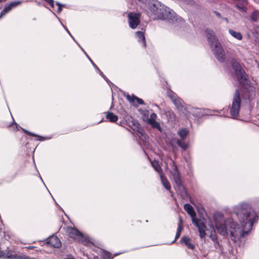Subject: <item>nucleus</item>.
Here are the masks:
<instances>
[{
  "instance_id": "473e14b6",
  "label": "nucleus",
  "mask_w": 259,
  "mask_h": 259,
  "mask_svg": "<svg viewBox=\"0 0 259 259\" xmlns=\"http://www.w3.org/2000/svg\"><path fill=\"white\" fill-rule=\"evenodd\" d=\"M214 247L217 249H219V250H220L221 252H222V250H223V247L221 245V244L219 243V241H215L214 243Z\"/></svg>"
},
{
  "instance_id": "f704fd0d",
  "label": "nucleus",
  "mask_w": 259,
  "mask_h": 259,
  "mask_svg": "<svg viewBox=\"0 0 259 259\" xmlns=\"http://www.w3.org/2000/svg\"><path fill=\"white\" fill-rule=\"evenodd\" d=\"M56 4L58 6L57 12L60 13L62 11V7L64 6V5H62L59 2H56Z\"/></svg>"
},
{
  "instance_id": "c9c22d12",
  "label": "nucleus",
  "mask_w": 259,
  "mask_h": 259,
  "mask_svg": "<svg viewBox=\"0 0 259 259\" xmlns=\"http://www.w3.org/2000/svg\"><path fill=\"white\" fill-rule=\"evenodd\" d=\"M23 131L25 133H26L27 134H28V135L29 136H33V137H39V136H38V135L35 134H33V133H32L31 132H29L24 129H23Z\"/></svg>"
},
{
  "instance_id": "a211bd4d",
  "label": "nucleus",
  "mask_w": 259,
  "mask_h": 259,
  "mask_svg": "<svg viewBox=\"0 0 259 259\" xmlns=\"http://www.w3.org/2000/svg\"><path fill=\"white\" fill-rule=\"evenodd\" d=\"M136 36L139 38V41H141V43L142 44L143 47L144 48H145L146 46V40H145V37L143 32L142 31H139L136 33Z\"/></svg>"
},
{
  "instance_id": "4be33fe9",
  "label": "nucleus",
  "mask_w": 259,
  "mask_h": 259,
  "mask_svg": "<svg viewBox=\"0 0 259 259\" xmlns=\"http://www.w3.org/2000/svg\"><path fill=\"white\" fill-rule=\"evenodd\" d=\"M229 34L232 36L237 39L238 40H241L242 39V35L239 32L234 31L233 30L230 29L229 30Z\"/></svg>"
},
{
  "instance_id": "2eb2a0df",
  "label": "nucleus",
  "mask_w": 259,
  "mask_h": 259,
  "mask_svg": "<svg viewBox=\"0 0 259 259\" xmlns=\"http://www.w3.org/2000/svg\"><path fill=\"white\" fill-rule=\"evenodd\" d=\"M180 241L184 243L188 248L191 249H193L194 248V245L191 242V239L190 238L186 236H183L181 239Z\"/></svg>"
},
{
  "instance_id": "e433bc0d",
  "label": "nucleus",
  "mask_w": 259,
  "mask_h": 259,
  "mask_svg": "<svg viewBox=\"0 0 259 259\" xmlns=\"http://www.w3.org/2000/svg\"><path fill=\"white\" fill-rule=\"evenodd\" d=\"M97 70L99 72L100 74L105 79V80L107 82H109V80L106 77V76L104 75V74L103 73V72L99 69L98 68V69H97Z\"/></svg>"
},
{
  "instance_id": "0eeeda50",
  "label": "nucleus",
  "mask_w": 259,
  "mask_h": 259,
  "mask_svg": "<svg viewBox=\"0 0 259 259\" xmlns=\"http://www.w3.org/2000/svg\"><path fill=\"white\" fill-rule=\"evenodd\" d=\"M140 14L139 13H130L128 14L129 26L132 29L136 28L139 24Z\"/></svg>"
},
{
  "instance_id": "c756f323",
  "label": "nucleus",
  "mask_w": 259,
  "mask_h": 259,
  "mask_svg": "<svg viewBox=\"0 0 259 259\" xmlns=\"http://www.w3.org/2000/svg\"><path fill=\"white\" fill-rule=\"evenodd\" d=\"M22 4V2L20 1H13L11 2L9 4L10 5V6H11V8L13 9L17 7V6L20 5Z\"/></svg>"
},
{
  "instance_id": "a18cd8bd",
  "label": "nucleus",
  "mask_w": 259,
  "mask_h": 259,
  "mask_svg": "<svg viewBox=\"0 0 259 259\" xmlns=\"http://www.w3.org/2000/svg\"><path fill=\"white\" fill-rule=\"evenodd\" d=\"M82 50L83 51V52L84 53V54H85V55L87 56V58L89 59V60L90 61V59H91L90 58V57L88 55V54L85 53V52L83 50L82 48H81Z\"/></svg>"
},
{
  "instance_id": "72a5a7b5",
  "label": "nucleus",
  "mask_w": 259,
  "mask_h": 259,
  "mask_svg": "<svg viewBox=\"0 0 259 259\" xmlns=\"http://www.w3.org/2000/svg\"><path fill=\"white\" fill-rule=\"evenodd\" d=\"M4 225L2 221L0 222V236H3L5 235V232H3Z\"/></svg>"
},
{
  "instance_id": "2f4dec72",
  "label": "nucleus",
  "mask_w": 259,
  "mask_h": 259,
  "mask_svg": "<svg viewBox=\"0 0 259 259\" xmlns=\"http://www.w3.org/2000/svg\"><path fill=\"white\" fill-rule=\"evenodd\" d=\"M236 8L240 11L243 12H246L247 8L244 6H239V5H236Z\"/></svg>"
},
{
  "instance_id": "6e6552de",
  "label": "nucleus",
  "mask_w": 259,
  "mask_h": 259,
  "mask_svg": "<svg viewBox=\"0 0 259 259\" xmlns=\"http://www.w3.org/2000/svg\"><path fill=\"white\" fill-rule=\"evenodd\" d=\"M168 96L170 97L178 110L183 112L184 107L182 105V100L171 91L168 92Z\"/></svg>"
},
{
  "instance_id": "052dcab7",
  "label": "nucleus",
  "mask_w": 259,
  "mask_h": 259,
  "mask_svg": "<svg viewBox=\"0 0 259 259\" xmlns=\"http://www.w3.org/2000/svg\"><path fill=\"white\" fill-rule=\"evenodd\" d=\"M55 16L57 19H59V17H58L56 15H55Z\"/></svg>"
},
{
  "instance_id": "4468645a",
  "label": "nucleus",
  "mask_w": 259,
  "mask_h": 259,
  "mask_svg": "<svg viewBox=\"0 0 259 259\" xmlns=\"http://www.w3.org/2000/svg\"><path fill=\"white\" fill-rule=\"evenodd\" d=\"M126 98L132 105L135 106H137V105L135 104V101H137L138 104L142 105L144 104V101L142 99L139 98L135 96H131L130 95H127L126 96Z\"/></svg>"
},
{
  "instance_id": "6ab92c4d",
  "label": "nucleus",
  "mask_w": 259,
  "mask_h": 259,
  "mask_svg": "<svg viewBox=\"0 0 259 259\" xmlns=\"http://www.w3.org/2000/svg\"><path fill=\"white\" fill-rule=\"evenodd\" d=\"M106 118L110 122H114L118 120L117 116L111 112H107L106 115Z\"/></svg>"
},
{
  "instance_id": "ea45409f",
  "label": "nucleus",
  "mask_w": 259,
  "mask_h": 259,
  "mask_svg": "<svg viewBox=\"0 0 259 259\" xmlns=\"http://www.w3.org/2000/svg\"><path fill=\"white\" fill-rule=\"evenodd\" d=\"M254 207L256 209H258V213L259 214V200L255 202Z\"/></svg>"
},
{
  "instance_id": "c85d7f7f",
  "label": "nucleus",
  "mask_w": 259,
  "mask_h": 259,
  "mask_svg": "<svg viewBox=\"0 0 259 259\" xmlns=\"http://www.w3.org/2000/svg\"><path fill=\"white\" fill-rule=\"evenodd\" d=\"M182 229H183V227H182V225H180V224H179L178 225V229H177V233H176V236H175V239L172 242V243L174 242L178 238H179V237L180 236V235H181Z\"/></svg>"
},
{
  "instance_id": "a19ab883",
  "label": "nucleus",
  "mask_w": 259,
  "mask_h": 259,
  "mask_svg": "<svg viewBox=\"0 0 259 259\" xmlns=\"http://www.w3.org/2000/svg\"><path fill=\"white\" fill-rule=\"evenodd\" d=\"M210 237H211L212 240L214 242V243L215 241H218V239H217V237L216 235H211Z\"/></svg>"
},
{
  "instance_id": "4c0bfd02",
  "label": "nucleus",
  "mask_w": 259,
  "mask_h": 259,
  "mask_svg": "<svg viewBox=\"0 0 259 259\" xmlns=\"http://www.w3.org/2000/svg\"><path fill=\"white\" fill-rule=\"evenodd\" d=\"M157 117V115L156 113H153L151 114L150 115V118H149L148 119H153V120H155V118Z\"/></svg>"
},
{
  "instance_id": "8fccbe9b",
  "label": "nucleus",
  "mask_w": 259,
  "mask_h": 259,
  "mask_svg": "<svg viewBox=\"0 0 259 259\" xmlns=\"http://www.w3.org/2000/svg\"><path fill=\"white\" fill-rule=\"evenodd\" d=\"M26 248L27 249H32L33 248V246H28V247H27Z\"/></svg>"
},
{
  "instance_id": "5fc2aeb1",
  "label": "nucleus",
  "mask_w": 259,
  "mask_h": 259,
  "mask_svg": "<svg viewBox=\"0 0 259 259\" xmlns=\"http://www.w3.org/2000/svg\"><path fill=\"white\" fill-rule=\"evenodd\" d=\"M139 134H140L142 136H143V133L142 132L139 131Z\"/></svg>"
},
{
  "instance_id": "393cba45",
  "label": "nucleus",
  "mask_w": 259,
  "mask_h": 259,
  "mask_svg": "<svg viewBox=\"0 0 259 259\" xmlns=\"http://www.w3.org/2000/svg\"><path fill=\"white\" fill-rule=\"evenodd\" d=\"M259 17V11L258 10L253 11L250 15V20L253 22H257Z\"/></svg>"
},
{
  "instance_id": "9b49d317",
  "label": "nucleus",
  "mask_w": 259,
  "mask_h": 259,
  "mask_svg": "<svg viewBox=\"0 0 259 259\" xmlns=\"http://www.w3.org/2000/svg\"><path fill=\"white\" fill-rule=\"evenodd\" d=\"M67 232L69 233V236L72 238L78 240V238L82 237L81 233L74 228L68 227L67 228Z\"/></svg>"
},
{
  "instance_id": "cd10ccee",
  "label": "nucleus",
  "mask_w": 259,
  "mask_h": 259,
  "mask_svg": "<svg viewBox=\"0 0 259 259\" xmlns=\"http://www.w3.org/2000/svg\"><path fill=\"white\" fill-rule=\"evenodd\" d=\"M151 164L153 166V167L154 168V169L159 173V174H161V167L160 166L157 161H153L151 162Z\"/></svg>"
},
{
  "instance_id": "9d476101",
  "label": "nucleus",
  "mask_w": 259,
  "mask_h": 259,
  "mask_svg": "<svg viewBox=\"0 0 259 259\" xmlns=\"http://www.w3.org/2000/svg\"><path fill=\"white\" fill-rule=\"evenodd\" d=\"M47 243L55 248H59L61 246V243L59 239L56 236L54 235L47 239Z\"/></svg>"
},
{
  "instance_id": "de8ad7c7",
  "label": "nucleus",
  "mask_w": 259,
  "mask_h": 259,
  "mask_svg": "<svg viewBox=\"0 0 259 259\" xmlns=\"http://www.w3.org/2000/svg\"><path fill=\"white\" fill-rule=\"evenodd\" d=\"M182 223V218L181 217H180L179 218V224L181 225Z\"/></svg>"
},
{
  "instance_id": "ddd939ff",
  "label": "nucleus",
  "mask_w": 259,
  "mask_h": 259,
  "mask_svg": "<svg viewBox=\"0 0 259 259\" xmlns=\"http://www.w3.org/2000/svg\"><path fill=\"white\" fill-rule=\"evenodd\" d=\"M215 226L218 232L223 236H225L227 234V226H228L230 228L229 225L225 223V222L217 225Z\"/></svg>"
},
{
  "instance_id": "bf43d9fd",
  "label": "nucleus",
  "mask_w": 259,
  "mask_h": 259,
  "mask_svg": "<svg viewBox=\"0 0 259 259\" xmlns=\"http://www.w3.org/2000/svg\"><path fill=\"white\" fill-rule=\"evenodd\" d=\"M55 16L57 19H59V17H58L56 15H55Z\"/></svg>"
},
{
  "instance_id": "603ef678",
  "label": "nucleus",
  "mask_w": 259,
  "mask_h": 259,
  "mask_svg": "<svg viewBox=\"0 0 259 259\" xmlns=\"http://www.w3.org/2000/svg\"><path fill=\"white\" fill-rule=\"evenodd\" d=\"M68 33L70 35V36H71V37H72L74 40H75V39H74V37H73L72 36V35L71 34V33H70V32H69V33Z\"/></svg>"
},
{
  "instance_id": "79ce46f5",
  "label": "nucleus",
  "mask_w": 259,
  "mask_h": 259,
  "mask_svg": "<svg viewBox=\"0 0 259 259\" xmlns=\"http://www.w3.org/2000/svg\"><path fill=\"white\" fill-rule=\"evenodd\" d=\"M214 14L219 18H221V14L220 13H219V12L218 11H214L213 12Z\"/></svg>"
},
{
  "instance_id": "58836bf2",
  "label": "nucleus",
  "mask_w": 259,
  "mask_h": 259,
  "mask_svg": "<svg viewBox=\"0 0 259 259\" xmlns=\"http://www.w3.org/2000/svg\"><path fill=\"white\" fill-rule=\"evenodd\" d=\"M16 258H17L18 259H19V258H20V259H34V258H30L28 256H26V255H25L23 256H18V257H16Z\"/></svg>"
},
{
  "instance_id": "5701e85b",
  "label": "nucleus",
  "mask_w": 259,
  "mask_h": 259,
  "mask_svg": "<svg viewBox=\"0 0 259 259\" xmlns=\"http://www.w3.org/2000/svg\"><path fill=\"white\" fill-rule=\"evenodd\" d=\"M148 122L151 126L154 128H156L159 131H160L161 127L159 123L157 122L155 120L148 119Z\"/></svg>"
},
{
  "instance_id": "7c9ffc66",
  "label": "nucleus",
  "mask_w": 259,
  "mask_h": 259,
  "mask_svg": "<svg viewBox=\"0 0 259 259\" xmlns=\"http://www.w3.org/2000/svg\"><path fill=\"white\" fill-rule=\"evenodd\" d=\"M103 259H112L111 254L108 252H104L102 254Z\"/></svg>"
},
{
  "instance_id": "20e7f679",
  "label": "nucleus",
  "mask_w": 259,
  "mask_h": 259,
  "mask_svg": "<svg viewBox=\"0 0 259 259\" xmlns=\"http://www.w3.org/2000/svg\"><path fill=\"white\" fill-rule=\"evenodd\" d=\"M231 66L239 83L245 84L247 80V75L240 64L235 60H232L231 61Z\"/></svg>"
},
{
  "instance_id": "0e129e2a",
  "label": "nucleus",
  "mask_w": 259,
  "mask_h": 259,
  "mask_svg": "<svg viewBox=\"0 0 259 259\" xmlns=\"http://www.w3.org/2000/svg\"><path fill=\"white\" fill-rule=\"evenodd\" d=\"M258 28H259V25H258Z\"/></svg>"
},
{
  "instance_id": "bb28decb",
  "label": "nucleus",
  "mask_w": 259,
  "mask_h": 259,
  "mask_svg": "<svg viewBox=\"0 0 259 259\" xmlns=\"http://www.w3.org/2000/svg\"><path fill=\"white\" fill-rule=\"evenodd\" d=\"M188 133V132L186 128H182L178 132L179 136L183 140H184L187 137Z\"/></svg>"
},
{
  "instance_id": "e2e57ef3",
  "label": "nucleus",
  "mask_w": 259,
  "mask_h": 259,
  "mask_svg": "<svg viewBox=\"0 0 259 259\" xmlns=\"http://www.w3.org/2000/svg\"><path fill=\"white\" fill-rule=\"evenodd\" d=\"M55 16L57 19H59V17H58L56 15H55Z\"/></svg>"
},
{
  "instance_id": "49530a36",
  "label": "nucleus",
  "mask_w": 259,
  "mask_h": 259,
  "mask_svg": "<svg viewBox=\"0 0 259 259\" xmlns=\"http://www.w3.org/2000/svg\"><path fill=\"white\" fill-rule=\"evenodd\" d=\"M50 6L53 8L54 7V1L52 2V3L51 4H50Z\"/></svg>"
},
{
  "instance_id": "a878e982",
  "label": "nucleus",
  "mask_w": 259,
  "mask_h": 259,
  "mask_svg": "<svg viewBox=\"0 0 259 259\" xmlns=\"http://www.w3.org/2000/svg\"><path fill=\"white\" fill-rule=\"evenodd\" d=\"M177 143L184 151H185L188 147V145L183 140H177Z\"/></svg>"
},
{
  "instance_id": "412c9836",
  "label": "nucleus",
  "mask_w": 259,
  "mask_h": 259,
  "mask_svg": "<svg viewBox=\"0 0 259 259\" xmlns=\"http://www.w3.org/2000/svg\"><path fill=\"white\" fill-rule=\"evenodd\" d=\"M184 209L191 216L195 214V212L193 209V207L190 204H185L184 206Z\"/></svg>"
},
{
  "instance_id": "f8f14e48",
  "label": "nucleus",
  "mask_w": 259,
  "mask_h": 259,
  "mask_svg": "<svg viewBox=\"0 0 259 259\" xmlns=\"http://www.w3.org/2000/svg\"><path fill=\"white\" fill-rule=\"evenodd\" d=\"M229 218H227L226 220H224V215L221 213V212H217L214 214L213 215V221L215 224V226L217 225L223 223H227L226 221L229 219Z\"/></svg>"
},
{
  "instance_id": "c03bdc74",
  "label": "nucleus",
  "mask_w": 259,
  "mask_h": 259,
  "mask_svg": "<svg viewBox=\"0 0 259 259\" xmlns=\"http://www.w3.org/2000/svg\"><path fill=\"white\" fill-rule=\"evenodd\" d=\"M63 259H75L72 256L69 255H67L66 257L64 258Z\"/></svg>"
},
{
  "instance_id": "1a4fd4ad",
  "label": "nucleus",
  "mask_w": 259,
  "mask_h": 259,
  "mask_svg": "<svg viewBox=\"0 0 259 259\" xmlns=\"http://www.w3.org/2000/svg\"><path fill=\"white\" fill-rule=\"evenodd\" d=\"M193 223L195 224L196 226L197 227L199 232V236L201 238H203L206 235L205 229L206 226L204 223L200 220H195L193 219Z\"/></svg>"
},
{
  "instance_id": "4d7b16f0",
  "label": "nucleus",
  "mask_w": 259,
  "mask_h": 259,
  "mask_svg": "<svg viewBox=\"0 0 259 259\" xmlns=\"http://www.w3.org/2000/svg\"><path fill=\"white\" fill-rule=\"evenodd\" d=\"M55 16L57 19H59V17H58L56 15H55Z\"/></svg>"
},
{
  "instance_id": "dca6fc26",
  "label": "nucleus",
  "mask_w": 259,
  "mask_h": 259,
  "mask_svg": "<svg viewBox=\"0 0 259 259\" xmlns=\"http://www.w3.org/2000/svg\"><path fill=\"white\" fill-rule=\"evenodd\" d=\"M17 255L15 254H11L9 251L5 252L4 251H0V257L4 258L5 259H15L16 258Z\"/></svg>"
},
{
  "instance_id": "3c124183",
  "label": "nucleus",
  "mask_w": 259,
  "mask_h": 259,
  "mask_svg": "<svg viewBox=\"0 0 259 259\" xmlns=\"http://www.w3.org/2000/svg\"><path fill=\"white\" fill-rule=\"evenodd\" d=\"M140 2H142V3H144L145 2V0H138Z\"/></svg>"
},
{
  "instance_id": "423d86ee",
  "label": "nucleus",
  "mask_w": 259,
  "mask_h": 259,
  "mask_svg": "<svg viewBox=\"0 0 259 259\" xmlns=\"http://www.w3.org/2000/svg\"><path fill=\"white\" fill-rule=\"evenodd\" d=\"M171 174L172 180L175 183L176 189H177L182 196H186L187 195V192L183 184L180 174L176 166H175V168L171 171Z\"/></svg>"
},
{
  "instance_id": "f03ea898",
  "label": "nucleus",
  "mask_w": 259,
  "mask_h": 259,
  "mask_svg": "<svg viewBox=\"0 0 259 259\" xmlns=\"http://www.w3.org/2000/svg\"><path fill=\"white\" fill-rule=\"evenodd\" d=\"M148 7L154 19L166 20L169 22L176 20V14L158 1H149Z\"/></svg>"
},
{
  "instance_id": "39448f33",
  "label": "nucleus",
  "mask_w": 259,
  "mask_h": 259,
  "mask_svg": "<svg viewBox=\"0 0 259 259\" xmlns=\"http://www.w3.org/2000/svg\"><path fill=\"white\" fill-rule=\"evenodd\" d=\"M241 96L240 91L237 89L234 94L232 106L230 109V115L233 118L238 117L241 105Z\"/></svg>"
},
{
  "instance_id": "b1692460",
  "label": "nucleus",
  "mask_w": 259,
  "mask_h": 259,
  "mask_svg": "<svg viewBox=\"0 0 259 259\" xmlns=\"http://www.w3.org/2000/svg\"><path fill=\"white\" fill-rule=\"evenodd\" d=\"M12 8H11V6H10V5L9 3L6 4L5 5V7L4 9L2 10L0 14V18L3 17L4 16H5L7 13L10 12Z\"/></svg>"
},
{
  "instance_id": "09e8293b",
  "label": "nucleus",
  "mask_w": 259,
  "mask_h": 259,
  "mask_svg": "<svg viewBox=\"0 0 259 259\" xmlns=\"http://www.w3.org/2000/svg\"><path fill=\"white\" fill-rule=\"evenodd\" d=\"M89 259H99V257L97 256H94L93 258H89Z\"/></svg>"
},
{
  "instance_id": "680f3d73",
  "label": "nucleus",
  "mask_w": 259,
  "mask_h": 259,
  "mask_svg": "<svg viewBox=\"0 0 259 259\" xmlns=\"http://www.w3.org/2000/svg\"><path fill=\"white\" fill-rule=\"evenodd\" d=\"M55 16L57 19H59V17H58L56 15H55Z\"/></svg>"
},
{
  "instance_id": "864d4df0",
  "label": "nucleus",
  "mask_w": 259,
  "mask_h": 259,
  "mask_svg": "<svg viewBox=\"0 0 259 259\" xmlns=\"http://www.w3.org/2000/svg\"><path fill=\"white\" fill-rule=\"evenodd\" d=\"M62 26H63V27L64 28V29L66 30V29H67V28L64 26L63 24H62Z\"/></svg>"
},
{
  "instance_id": "aec40b11",
  "label": "nucleus",
  "mask_w": 259,
  "mask_h": 259,
  "mask_svg": "<svg viewBox=\"0 0 259 259\" xmlns=\"http://www.w3.org/2000/svg\"><path fill=\"white\" fill-rule=\"evenodd\" d=\"M82 237L78 239V241L81 242L83 244L87 246L90 245L91 244V241L89 240V238L88 236H84L83 234L81 233Z\"/></svg>"
},
{
  "instance_id": "f3484780",
  "label": "nucleus",
  "mask_w": 259,
  "mask_h": 259,
  "mask_svg": "<svg viewBox=\"0 0 259 259\" xmlns=\"http://www.w3.org/2000/svg\"><path fill=\"white\" fill-rule=\"evenodd\" d=\"M160 176L163 186L165 188V189L169 190L170 189V185L169 182L167 181L166 178L163 176L162 174H160Z\"/></svg>"
},
{
  "instance_id": "7ed1b4c3",
  "label": "nucleus",
  "mask_w": 259,
  "mask_h": 259,
  "mask_svg": "<svg viewBox=\"0 0 259 259\" xmlns=\"http://www.w3.org/2000/svg\"><path fill=\"white\" fill-rule=\"evenodd\" d=\"M205 34L214 55L219 62H224L225 61L224 51L221 42L217 38L214 32L211 29H207L205 30Z\"/></svg>"
},
{
  "instance_id": "13d9d810",
  "label": "nucleus",
  "mask_w": 259,
  "mask_h": 259,
  "mask_svg": "<svg viewBox=\"0 0 259 259\" xmlns=\"http://www.w3.org/2000/svg\"><path fill=\"white\" fill-rule=\"evenodd\" d=\"M55 16L57 19H59V17H58L56 15H55Z\"/></svg>"
},
{
  "instance_id": "6e6d98bb",
  "label": "nucleus",
  "mask_w": 259,
  "mask_h": 259,
  "mask_svg": "<svg viewBox=\"0 0 259 259\" xmlns=\"http://www.w3.org/2000/svg\"><path fill=\"white\" fill-rule=\"evenodd\" d=\"M66 31L67 32V33H69V31L68 30V29H66Z\"/></svg>"
},
{
  "instance_id": "37998d69",
  "label": "nucleus",
  "mask_w": 259,
  "mask_h": 259,
  "mask_svg": "<svg viewBox=\"0 0 259 259\" xmlns=\"http://www.w3.org/2000/svg\"><path fill=\"white\" fill-rule=\"evenodd\" d=\"M90 62H91V63L92 64V65H93V66L94 67V68L97 70V69H98V66L95 64V63L92 61V59H90Z\"/></svg>"
},
{
  "instance_id": "f257e3e1",
  "label": "nucleus",
  "mask_w": 259,
  "mask_h": 259,
  "mask_svg": "<svg viewBox=\"0 0 259 259\" xmlns=\"http://www.w3.org/2000/svg\"><path fill=\"white\" fill-rule=\"evenodd\" d=\"M233 211L241 225V227L233 219L229 218L226 222L230 226V238L234 242L248 235L253 225L257 221L258 215L249 204L242 203L235 206Z\"/></svg>"
}]
</instances>
